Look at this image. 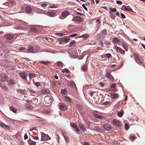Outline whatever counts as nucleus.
I'll use <instances>...</instances> for the list:
<instances>
[{"label": "nucleus", "mask_w": 145, "mask_h": 145, "mask_svg": "<svg viewBox=\"0 0 145 145\" xmlns=\"http://www.w3.org/2000/svg\"><path fill=\"white\" fill-rule=\"evenodd\" d=\"M116 87V84H112L110 86V88H115Z\"/></svg>", "instance_id": "nucleus-51"}, {"label": "nucleus", "mask_w": 145, "mask_h": 145, "mask_svg": "<svg viewBox=\"0 0 145 145\" xmlns=\"http://www.w3.org/2000/svg\"><path fill=\"white\" fill-rule=\"evenodd\" d=\"M105 56L108 58H109L112 56V55L109 53L105 54Z\"/></svg>", "instance_id": "nucleus-39"}, {"label": "nucleus", "mask_w": 145, "mask_h": 145, "mask_svg": "<svg viewBox=\"0 0 145 145\" xmlns=\"http://www.w3.org/2000/svg\"><path fill=\"white\" fill-rule=\"evenodd\" d=\"M70 125L72 127L74 128H76V127H77L76 125L74 123H70Z\"/></svg>", "instance_id": "nucleus-36"}, {"label": "nucleus", "mask_w": 145, "mask_h": 145, "mask_svg": "<svg viewBox=\"0 0 145 145\" xmlns=\"http://www.w3.org/2000/svg\"><path fill=\"white\" fill-rule=\"evenodd\" d=\"M79 126L81 129L83 131H85L86 130V129L85 128V127L84 125L82 124H81L79 125Z\"/></svg>", "instance_id": "nucleus-30"}, {"label": "nucleus", "mask_w": 145, "mask_h": 145, "mask_svg": "<svg viewBox=\"0 0 145 145\" xmlns=\"http://www.w3.org/2000/svg\"><path fill=\"white\" fill-rule=\"evenodd\" d=\"M33 138L35 140H37L39 139V138L37 136H33Z\"/></svg>", "instance_id": "nucleus-62"}, {"label": "nucleus", "mask_w": 145, "mask_h": 145, "mask_svg": "<svg viewBox=\"0 0 145 145\" xmlns=\"http://www.w3.org/2000/svg\"><path fill=\"white\" fill-rule=\"evenodd\" d=\"M23 24L24 26H22V27L18 26H16L15 27V29H21L22 28L27 30L29 29V26L27 25V23L24 22Z\"/></svg>", "instance_id": "nucleus-7"}, {"label": "nucleus", "mask_w": 145, "mask_h": 145, "mask_svg": "<svg viewBox=\"0 0 145 145\" xmlns=\"http://www.w3.org/2000/svg\"><path fill=\"white\" fill-rule=\"evenodd\" d=\"M18 91L22 94H24L25 93V90L19 89L18 90Z\"/></svg>", "instance_id": "nucleus-38"}, {"label": "nucleus", "mask_w": 145, "mask_h": 145, "mask_svg": "<svg viewBox=\"0 0 145 145\" xmlns=\"http://www.w3.org/2000/svg\"><path fill=\"white\" fill-rule=\"evenodd\" d=\"M61 92L62 94L64 95H66L67 93V89L65 88L63 89H61Z\"/></svg>", "instance_id": "nucleus-25"}, {"label": "nucleus", "mask_w": 145, "mask_h": 145, "mask_svg": "<svg viewBox=\"0 0 145 145\" xmlns=\"http://www.w3.org/2000/svg\"><path fill=\"white\" fill-rule=\"evenodd\" d=\"M77 35V34L76 33L72 34L69 35V37H73Z\"/></svg>", "instance_id": "nucleus-46"}, {"label": "nucleus", "mask_w": 145, "mask_h": 145, "mask_svg": "<svg viewBox=\"0 0 145 145\" xmlns=\"http://www.w3.org/2000/svg\"><path fill=\"white\" fill-rule=\"evenodd\" d=\"M80 38H83L84 40L87 39L89 37L88 34H85L80 37Z\"/></svg>", "instance_id": "nucleus-26"}, {"label": "nucleus", "mask_w": 145, "mask_h": 145, "mask_svg": "<svg viewBox=\"0 0 145 145\" xmlns=\"http://www.w3.org/2000/svg\"><path fill=\"white\" fill-rule=\"evenodd\" d=\"M28 76L29 77L30 80H31L32 78L36 76V74L33 72H30L28 73Z\"/></svg>", "instance_id": "nucleus-20"}, {"label": "nucleus", "mask_w": 145, "mask_h": 145, "mask_svg": "<svg viewBox=\"0 0 145 145\" xmlns=\"http://www.w3.org/2000/svg\"><path fill=\"white\" fill-rule=\"evenodd\" d=\"M87 67L86 65H84L82 67V69L83 71H85L87 70Z\"/></svg>", "instance_id": "nucleus-31"}, {"label": "nucleus", "mask_w": 145, "mask_h": 145, "mask_svg": "<svg viewBox=\"0 0 145 145\" xmlns=\"http://www.w3.org/2000/svg\"><path fill=\"white\" fill-rule=\"evenodd\" d=\"M38 27L37 25H32L31 26L30 30L32 32L36 33L38 31Z\"/></svg>", "instance_id": "nucleus-13"}, {"label": "nucleus", "mask_w": 145, "mask_h": 145, "mask_svg": "<svg viewBox=\"0 0 145 145\" xmlns=\"http://www.w3.org/2000/svg\"><path fill=\"white\" fill-rule=\"evenodd\" d=\"M20 76L23 80H27V74L25 72L23 71L20 72Z\"/></svg>", "instance_id": "nucleus-8"}, {"label": "nucleus", "mask_w": 145, "mask_h": 145, "mask_svg": "<svg viewBox=\"0 0 145 145\" xmlns=\"http://www.w3.org/2000/svg\"><path fill=\"white\" fill-rule=\"evenodd\" d=\"M74 19L75 21L78 22H82V18L81 17L78 16H76L75 17Z\"/></svg>", "instance_id": "nucleus-22"}, {"label": "nucleus", "mask_w": 145, "mask_h": 145, "mask_svg": "<svg viewBox=\"0 0 145 145\" xmlns=\"http://www.w3.org/2000/svg\"><path fill=\"white\" fill-rule=\"evenodd\" d=\"M112 123L118 127H120L122 126L121 122L116 120H115L112 121Z\"/></svg>", "instance_id": "nucleus-10"}, {"label": "nucleus", "mask_w": 145, "mask_h": 145, "mask_svg": "<svg viewBox=\"0 0 145 145\" xmlns=\"http://www.w3.org/2000/svg\"><path fill=\"white\" fill-rule=\"evenodd\" d=\"M41 140L43 141H46L50 139V137L48 135L45 134L42 132L41 134Z\"/></svg>", "instance_id": "nucleus-4"}, {"label": "nucleus", "mask_w": 145, "mask_h": 145, "mask_svg": "<svg viewBox=\"0 0 145 145\" xmlns=\"http://www.w3.org/2000/svg\"><path fill=\"white\" fill-rule=\"evenodd\" d=\"M35 84L38 87L40 86V84L39 82H37Z\"/></svg>", "instance_id": "nucleus-63"}, {"label": "nucleus", "mask_w": 145, "mask_h": 145, "mask_svg": "<svg viewBox=\"0 0 145 145\" xmlns=\"http://www.w3.org/2000/svg\"><path fill=\"white\" fill-rule=\"evenodd\" d=\"M33 50L34 48L32 46L29 45L27 50V52H28L33 53Z\"/></svg>", "instance_id": "nucleus-19"}, {"label": "nucleus", "mask_w": 145, "mask_h": 145, "mask_svg": "<svg viewBox=\"0 0 145 145\" xmlns=\"http://www.w3.org/2000/svg\"><path fill=\"white\" fill-rule=\"evenodd\" d=\"M133 57H134L136 62L141 66L143 65V61L142 59H141L138 55L135 53H133Z\"/></svg>", "instance_id": "nucleus-1"}, {"label": "nucleus", "mask_w": 145, "mask_h": 145, "mask_svg": "<svg viewBox=\"0 0 145 145\" xmlns=\"http://www.w3.org/2000/svg\"><path fill=\"white\" fill-rule=\"evenodd\" d=\"M41 93L44 95H46L49 94L50 93V90L47 88L42 89L41 91Z\"/></svg>", "instance_id": "nucleus-14"}, {"label": "nucleus", "mask_w": 145, "mask_h": 145, "mask_svg": "<svg viewBox=\"0 0 145 145\" xmlns=\"http://www.w3.org/2000/svg\"><path fill=\"white\" fill-rule=\"evenodd\" d=\"M14 37V35L12 33H7L5 35L6 38L9 40L13 39Z\"/></svg>", "instance_id": "nucleus-15"}, {"label": "nucleus", "mask_w": 145, "mask_h": 145, "mask_svg": "<svg viewBox=\"0 0 145 145\" xmlns=\"http://www.w3.org/2000/svg\"><path fill=\"white\" fill-rule=\"evenodd\" d=\"M34 130H37V129L36 128V127H32V128H31L29 130V131H32Z\"/></svg>", "instance_id": "nucleus-54"}, {"label": "nucleus", "mask_w": 145, "mask_h": 145, "mask_svg": "<svg viewBox=\"0 0 145 145\" xmlns=\"http://www.w3.org/2000/svg\"><path fill=\"white\" fill-rule=\"evenodd\" d=\"M5 86V85L2 83H0V87L2 88H3L4 87V86Z\"/></svg>", "instance_id": "nucleus-61"}, {"label": "nucleus", "mask_w": 145, "mask_h": 145, "mask_svg": "<svg viewBox=\"0 0 145 145\" xmlns=\"http://www.w3.org/2000/svg\"><path fill=\"white\" fill-rule=\"evenodd\" d=\"M11 109V110L12 111L15 113H16L17 111V110L16 108H15V107L11 106L10 108Z\"/></svg>", "instance_id": "nucleus-35"}, {"label": "nucleus", "mask_w": 145, "mask_h": 145, "mask_svg": "<svg viewBox=\"0 0 145 145\" xmlns=\"http://www.w3.org/2000/svg\"><path fill=\"white\" fill-rule=\"evenodd\" d=\"M83 145H90L89 144V143L87 142H83Z\"/></svg>", "instance_id": "nucleus-57"}, {"label": "nucleus", "mask_w": 145, "mask_h": 145, "mask_svg": "<svg viewBox=\"0 0 145 145\" xmlns=\"http://www.w3.org/2000/svg\"><path fill=\"white\" fill-rule=\"evenodd\" d=\"M18 49L19 50L24 51L26 49V48L24 47L21 46L19 47Z\"/></svg>", "instance_id": "nucleus-44"}, {"label": "nucleus", "mask_w": 145, "mask_h": 145, "mask_svg": "<svg viewBox=\"0 0 145 145\" xmlns=\"http://www.w3.org/2000/svg\"><path fill=\"white\" fill-rule=\"evenodd\" d=\"M82 7L84 8L86 11H88V8H87V7H86L85 5L84 4H83L82 5Z\"/></svg>", "instance_id": "nucleus-49"}, {"label": "nucleus", "mask_w": 145, "mask_h": 145, "mask_svg": "<svg viewBox=\"0 0 145 145\" xmlns=\"http://www.w3.org/2000/svg\"><path fill=\"white\" fill-rule=\"evenodd\" d=\"M110 13L116 12L117 10L116 8H113L112 7H110Z\"/></svg>", "instance_id": "nucleus-34"}, {"label": "nucleus", "mask_w": 145, "mask_h": 145, "mask_svg": "<svg viewBox=\"0 0 145 145\" xmlns=\"http://www.w3.org/2000/svg\"><path fill=\"white\" fill-rule=\"evenodd\" d=\"M110 95L113 99H116L119 97L118 94L116 93H111L110 94Z\"/></svg>", "instance_id": "nucleus-17"}, {"label": "nucleus", "mask_w": 145, "mask_h": 145, "mask_svg": "<svg viewBox=\"0 0 145 145\" xmlns=\"http://www.w3.org/2000/svg\"><path fill=\"white\" fill-rule=\"evenodd\" d=\"M76 42L74 40H72L70 43L69 46L72 47L74 46V44H75Z\"/></svg>", "instance_id": "nucleus-32"}, {"label": "nucleus", "mask_w": 145, "mask_h": 145, "mask_svg": "<svg viewBox=\"0 0 145 145\" xmlns=\"http://www.w3.org/2000/svg\"><path fill=\"white\" fill-rule=\"evenodd\" d=\"M110 18L112 19H114L115 18V16L113 13H110Z\"/></svg>", "instance_id": "nucleus-37"}, {"label": "nucleus", "mask_w": 145, "mask_h": 145, "mask_svg": "<svg viewBox=\"0 0 145 145\" xmlns=\"http://www.w3.org/2000/svg\"><path fill=\"white\" fill-rule=\"evenodd\" d=\"M40 63L44 64L46 65H48L49 63H50V62L48 61H40Z\"/></svg>", "instance_id": "nucleus-45"}, {"label": "nucleus", "mask_w": 145, "mask_h": 145, "mask_svg": "<svg viewBox=\"0 0 145 145\" xmlns=\"http://www.w3.org/2000/svg\"><path fill=\"white\" fill-rule=\"evenodd\" d=\"M28 142L29 145H36V142L30 139L28 140Z\"/></svg>", "instance_id": "nucleus-24"}, {"label": "nucleus", "mask_w": 145, "mask_h": 145, "mask_svg": "<svg viewBox=\"0 0 145 145\" xmlns=\"http://www.w3.org/2000/svg\"><path fill=\"white\" fill-rule=\"evenodd\" d=\"M130 139L131 140H134L135 139V137L133 136H130Z\"/></svg>", "instance_id": "nucleus-47"}, {"label": "nucleus", "mask_w": 145, "mask_h": 145, "mask_svg": "<svg viewBox=\"0 0 145 145\" xmlns=\"http://www.w3.org/2000/svg\"><path fill=\"white\" fill-rule=\"evenodd\" d=\"M115 50L117 52H119L121 54L124 55L125 54V51L121 47L117 46H114Z\"/></svg>", "instance_id": "nucleus-6"}, {"label": "nucleus", "mask_w": 145, "mask_h": 145, "mask_svg": "<svg viewBox=\"0 0 145 145\" xmlns=\"http://www.w3.org/2000/svg\"><path fill=\"white\" fill-rule=\"evenodd\" d=\"M28 138V137L27 135L26 134H25V135H24V139L25 140H26V139H27Z\"/></svg>", "instance_id": "nucleus-58"}, {"label": "nucleus", "mask_w": 145, "mask_h": 145, "mask_svg": "<svg viewBox=\"0 0 145 145\" xmlns=\"http://www.w3.org/2000/svg\"><path fill=\"white\" fill-rule=\"evenodd\" d=\"M4 90H7L8 88L7 86H5V85L4 86V87L2 88Z\"/></svg>", "instance_id": "nucleus-55"}, {"label": "nucleus", "mask_w": 145, "mask_h": 145, "mask_svg": "<svg viewBox=\"0 0 145 145\" xmlns=\"http://www.w3.org/2000/svg\"><path fill=\"white\" fill-rule=\"evenodd\" d=\"M105 76L111 82H113L114 81V78L110 72L106 71Z\"/></svg>", "instance_id": "nucleus-3"}, {"label": "nucleus", "mask_w": 145, "mask_h": 145, "mask_svg": "<svg viewBox=\"0 0 145 145\" xmlns=\"http://www.w3.org/2000/svg\"><path fill=\"white\" fill-rule=\"evenodd\" d=\"M5 127L8 130H9L10 129V127L6 125V126H5Z\"/></svg>", "instance_id": "nucleus-64"}, {"label": "nucleus", "mask_w": 145, "mask_h": 145, "mask_svg": "<svg viewBox=\"0 0 145 145\" xmlns=\"http://www.w3.org/2000/svg\"><path fill=\"white\" fill-rule=\"evenodd\" d=\"M121 17L123 18H125V15L123 13H121Z\"/></svg>", "instance_id": "nucleus-56"}, {"label": "nucleus", "mask_w": 145, "mask_h": 145, "mask_svg": "<svg viewBox=\"0 0 145 145\" xmlns=\"http://www.w3.org/2000/svg\"><path fill=\"white\" fill-rule=\"evenodd\" d=\"M121 9L123 10H127L131 12L133 11L132 8L129 6L123 5L121 8Z\"/></svg>", "instance_id": "nucleus-12"}, {"label": "nucleus", "mask_w": 145, "mask_h": 145, "mask_svg": "<svg viewBox=\"0 0 145 145\" xmlns=\"http://www.w3.org/2000/svg\"><path fill=\"white\" fill-rule=\"evenodd\" d=\"M64 100L66 101L71 102L72 101L70 97L67 96H65L64 97Z\"/></svg>", "instance_id": "nucleus-28"}, {"label": "nucleus", "mask_w": 145, "mask_h": 145, "mask_svg": "<svg viewBox=\"0 0 145 145\" xmlns=\"http://www.w3.org/2000/svg\"><path fill=\"white\" fill-rule=\"evenodd\" d=\"M93 115L95 117L97 118L98 119H102L103 118V116H100L98 115L97 114L95 113L93 114Z\"/></svg>", "instance_id": "nucleus-27"}, {"label": "nucleus", "mask_w": 145, "mask_h": 145, "mask_svg": "<svg viewBox=\"0 0 145 145\" xmlns=\"http://www.w3.org/2000/svg\"><path fill=\"white\" fill-rule=\"evenodd\" d=\"M26 13H30L31 12L32 10L30 6H27L25 8Z\"/></svg>", "instance_id": "nucleus-21"}, {"label": "nucleus", "mask_w": 145, "mask_h": 145, "mask_svg": "<svg viewBox=\"0 0 145 145\" xmlns=\"http://www.w3.org/2000/svg\"><path fill=\"white\" fill-rule=\"evenodd\" d=\"M41 5L42 7H45L47 5V4L45 3H43L41 4Z\"/></svg>", "instance_id": "nucleus-53"}, {"label": "nucleus", "mask_w": 145, "mask_h": 145, "mask_svg": "<svg viewBox=\"0 0 145 145\" xmlns=\"http://www.w3.org/2000/svg\"><path fill=\"white\" fill-rule=\"evenodd\" d=\"M65 139L66 142L67 143H69V140L68 136L65 134V133H62Z\"/></svg>", "instance_id": "nucleus-18"}, {"label": "nucleus", "mask_w": 145, "mask_h": 145, "mask_svg": "<svg viewBox=\"0 0 145 145\" xmlns=\"http://www.w3.org/2000/svg\"><path fill=\"white\" fill-rule=\"evenodd\" d=\"M51 85L53 87H54L55 86H56V83L54 81H52L51 82Z\"/></svg>", "instance_id": "nucleus-42"}, {"label": "nucleus", "mask_w": 145, "mask_h": 145, "mask_svg": "<svg viewBox=\"0 0 145 145\" xmlns=\"http://www.w3.org/2000/svg\"><path fill=\"white\" fill-rule=\"evenodd\" d=\"M8 78L6 75L2 76L0 78V81L1 82L8 81Z\"/></svg>", "instance_id": "nucleus-16"}, {"label": "nucleus", "mask_w": 145, "mask_h": 145, "mask_svg": "<svg viewBox=\"0 0 145 145\" xmlns=\"http://www.w3.org/2000/svg\"><path fill=\"white\" fill-rule=\"evenodd\" d=\"M123 113L124 112L122 110L120 112H118L117 115L119 117H121L123 116Z\"/></svg>", "instance_id": "nucleus-33"}, {"label": "nucleus", "mask_w": 145, "mask_h": 145, "mask_svg": "<svg viewBox=\"0 0 145 145\" xmlns=\"http://www.w3.org/2000/svg\"><path fill=\"white\" fill-rule=\"evenodd\" d=\"M105 43L106 44L110 45L111 44V42L109 41L108 40L105 42Z\"/></svg>", "instance_id": "nucleus-50"}, {"label": "nucleus", "mask_w": 145, "mask_h": 145, "mask_svg": "<svg viewBox=\"0 0 145 145\" xmlns=\"http://www.w3.org/2000/svg\"><path fill=\"white\" fill-rule=\"evenodd\" d=\"M129 125L127 123L125 124V128L126 129H128L129 128Z\"/></svg>", "instance_id": "nucleus-52"}, {"label": "nucleus", "mask_w": 145, "mask_h": 145, "mask_svg": "<svg viewBox=\"0 0 145 145\" xmlns=\"http://www.w3.org/2000/svg\"><path fill=\"white\" fill-rule=\"evenodd\" d=\"M70 14V12L68 11L65 10L62 12L61 13V16H59V18L61 19H64Z\"/></svg>", "instance_id": "nucleus-2"}, {"label": "nucleus", "mask_w": 145, "mask_h": 145, "mask_svg": "<svg viewBox=\"0 0 145 145\" xmlns=\"http://www.w3.org/2000/svg\"><path fill=\"white\" fill-rule=\"evenodd\" d=\"M55 13L54 11H51L49 13V14L52 16L54 15L55 14Z\"/></svg>", "instance_id": "nucleus-48"}, {"label": "nucleus", "mask_w": 145, "mask_h": 145, "mask_svg": "<svg viewBox=\"0 0 145 145\" xmlns=\"http://www.w3.org/2000/svg\"><path fill=\"white\" fill-rule=\"evenodd\" d=\"M7 82L10 84H13L15 83L14 80L10 79H8V81H7Z\"/></svg>", "instance_id": "nucleus-29"}, {"label": "nucleus", "mask_w": 145, "mask_h": 145, "mask_svg": "<svg viewBox=\"0 0 145 145\" xmlns=\"http://www.w3.org/2000/svg\"><path fill=\"white\" fill-rule=\"evenodd\" d=\"M101 126L107 131H109L112 128V127L110 126V125L106 123H105L103 125H101Z\"/></svg>", "instance_id": "nucleus-9"}, {"label": "nucleus", "mask_w": 145, "mask_h": 145, "mask_svg": "<svg viewBox=\"0 0 145 145\" xmlns=\"http://www.w3.org/2000/svg\"><path fill=\"white\" fill-rule=\"evenodd\" d=\"M59 109L61 110H65L67 109V106L65 104L61 103L59 105Z\"/></svg>", "instance_id": "nucleus-5"}, {"label": "nucleus", "mask_w": 145, "mask_h": 145, "mask_svg": "<svg viewBox=\"0 0 145 145\" xmlns=\"http://www.w3.org/2000/svg\"><path fill=\"white\" fill-rule=\"evenodd\" d=\"M94 129L95 131H100L101 130V128L99 127H95L94 128Z\"/></svg>", "instance_id": "nucleus-41"}, {"label": "nucleus", "mask_w": 145, "mask_h": 145, "mask_svg": "<svg viewBox=\"0 0 145 145\" xmlns=\"http://www.w3.org/2000/svg\"><path fill=\"white\" fill-rule=\"evenodd\" d=\"M120 40L117 37L114 38L112 40V42L114 44H117L120 42Z\"/></svg>", "instance_id": "nucleus-23"}, {"label": "nucleus", "mask_w": 145, "mask_h": 145, "mask_svg": "<svg viewBox=\"0 0 145 145\" xmlns=\"http://www.w3.org/2000/svg\"><path fill=\"white\" fill-rule=\"evenodd\" d=\"M6 126V124L2 122H0V126L2 127H5Z\"/></svg>", "instance_id": "nucleus-43"}, {"label": "nucleus", "mask_w": 145, "mask_h": 145, "mask_svg": "<svg viewBox=\"0 0 145 145\" xmlns=\"http://www.w3.org/2000/svg\"><path fill=\"white\" fill-rule=\"evenodd\" d=\"M99 85L101 86L102 87L104 86V84L103 82H100L99 83Z\"/></svg>", "instance_id": "nucleus-60"}, {"label": "nucleus", "mask_w": 145, "mask_h": 145, "mask_svg": "<svg viewBox=\"0 0 145 145\" xmlns=\"http://www.w3.org/2000/svg\"><path fill=\"white\" fill-rule=\"evenodd\" d=\"M122 45L123 48L126 51H127L128 50V44L124 41H123L121 43V44Z\"/></svg>", "instance_id": "nucleus-11"}, {"label": "nucleus", "mask_w": 145, "mask_h": 145, "mask_svg": "<svg viewBox=\"0 0 145 145\" xmlns=\"http://www.w3.org/2000/svg\"><path fill=\"white\" fill-rule=\"evenodd\" d=\"M25 106H27L28 109H31L32 108V106L29 104H25Z\"/></svg>", "instance_id": "nucleus-40"}, {"label": "nucleus", "mask_w": 145, "mask_h": 145, "mask_svg": "<svg viewBox=\"0 0 145 145\" xmlns=\"http://www.w3.org/2000/svg\"><path fill=\"white\" fill-rule=\"evenodd\" d=\"M116 3L118 4L121 5L122 4V2L120 1H116Z\"/></svg>", "instance_id": "nucleus-59"}]
</instances>
